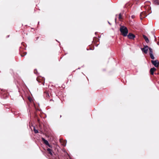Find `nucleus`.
Masks as SVG:
<instances>
[{
    "label": "nucleus",
    "mask_w": 159,
    "mask_h": 159,
    "mask_svg": "<svg viewBox=\"0 0 159 159\" xmlns=\"http://www.w3.org/2000/svg\"><path fill=\"white\" fill-rule=\"evenodd\" d=\"M143 37L144 39L146 42L147 43H148L149 42V40L148 38H147V37L146 36H145V35H143Z\"/></svg>",
    "instance_id": "9d476101"
},
{
    "label": "nucleus",
    "mask_w": 159,
    "mask_h": 159,
    "mask_svg": "<svg viewBox=\"0 0 159 159\" xmlns=\"http://www.w3.org/2000/svg\"><path fill=\"white\" fill-rule=\"evenodd\" d=\"M127 37L129 39H134L135 36L134 34L130 33L128 35Z\"/></svg>",
    "instance_id": "423d86ee"
},
{
    "label": "nucleus",
    "mask_w": 159,
    "mask_h": 159,
    "mask_svg": "<svg viewBox=\"0 0 159 159\" xmlns=\"http://www.w3.org/2000/svg\"><path fill=\"white\" fill-rule=\"evenodd\" d=\"M26 54H25V55H21V56H25Z\"/></svg>",
    "instance_id": "f3484780"
},
{
    "label": "nucleus",
    "mask_w": 159,
    "mask_h": 159,
    "mask_svg": "<svg viewBox=\"0 0 159 159\" xmlns=\"http://www.w3.org/2000/svg\"><path fill=\"white\" fill-rule=\"evenodd\" d=\"M151 62L155 67H157L158 66L159 62L157 60H152Z\"/></svg>",
    "instance_id": "f03ea898"
},
{
    "label": "nucleus",
    "mask_w": 159,
    "mask_h": 159,
    "mask_svg": "<svg viewBox=\"0 0 159 159\" xmlns=\"http://www.w3.org/2000/svg\"><path fill=\"white\" fill-rule=\"evenodd\" d=\"M149 51L150 53V55L151 58L153 60L155 58L153 54L152 49L151 48H149Z\"/></svg>",
    "instance_id": "20e7f679"
},
{
    "label": "nucleus",
    "mask_w": 159,
    "mask_h": 159,
    "mask_svg": "<svg viewBox=\"0 0 159 159\" xmlns=\"http://www.w3.org/2000/svg\"><path fill=\"white\" fill-rule=\"evenodd\" d=\"M42 140L44 142V143L46 145H48L49 147H51V146L49 144L48 142L43 138H42Z\"/></svg>",
    "instance_id": "39448f33"
},
{
    "label": "nucleus",
    "mask_w": 159,
    "mask_h": 159,
    "mask_svg": "<svg viewBox=\"0 0 159 159\" xmlns=\"http://www.w3.org/2000/svg\"><path fill=\"white\" fill-rule=\"evenodd\" d=\"M154 4L157 5H159V0H155L154 1Z\"/></svg>",
    "instance_id": "f8f14e48"
},
{
    "label": "nucleus",
    "mask_w": 159,
    "mask_h": 159,
    "mask_svg": "<svg viewBox=\"0 0 159 159\" xmlns=\"http://www.w3.org/2000/svg\"><path fill=\"white\" fill-rule=\"evenodd\" d=\"M47 150L51 155H52V150L51 149L48 148L47 149Z\"/></svg>",
    "instance_id": "9b49d317"
},
{
    "label": "nucleus",
    "mask_w": 159,
    "mask_h": 159,
    "mask_svg": "<svg viewBox=\"0 0 159 159\" xmlns=\"http://www.w3.org/2000/svg\"><path fill=\"white\" fill-rule=\"evenodd\" d=\"M120 31L121 32V34L124 36H126L128 33V30L127 28L123 26H121L120 28Z\"/></svg>",
    "instance_id": "f257e3e1"
},
{
    "label": "nucleus",
    "mask_w": 159,
    "mask_h": 159,
    "mask_svg": "<svg viewBox=\"0 0 159 159\" xmlns=\"http://www.w3.org/2000/svg\"><path fill=\"white\" fill-rule=\"evenodd\" d=\"M156 70V69L154 67H153L150 69V71L151 74L153 75L154 74V71Z\"/></svg>",
    "instance_id": "1a4fd4ad"
},
{
    "label": "nucleus",
    "mask_w": 159,
    "mask_h": 159,
    "mask_svg": "<svg viewBox=\"0 0 159 159\" xmlns=\"http://www.w3.org/2000/svg\"><path fill=\"white\" fill-rule=\"evenodd\" d=\"M60 141L61 143V144L64 146H65L66 145V140L63 141L62 140L60 139Z\"/></svg>",
    "instance_id": "0eeeda50"
},
{
    "label": "nucleus",
    "mask_w": 159,
    "mask_h": 159,
    "mask_svg": "<svg viewBox=\"0 0 159 159\" xmlns=\"http://www.w3.org/2000/svg\"><path fill=\"white\" fill-rule=\"evenodd\" d=\"M34 73H35V74H36V72H35V70L34 71Z\"/></svg>",
    "instance_id": "dca6fc26"
},
{
    "label": "nucleus",
    "mask_w": 159,
    "mask_h": 159,
    "mask_svg": "<svg viewBox=\"0 0 159 159\" xmlns=\"http://www.w3.org/2000/svg\"><path fill=\"white\" fill-rule=\"evenodd\" d=\"M116 18L115 19V21H116Z\"/></svg>",
    "instance_id": "6ab92c4d"
},
{
    "label": "nucleus",
    "mask_w": 159,
    "mask_h": 159,
    "mask_svg": "<svg viewBox=\"0 0 159 159\" xmlns=\"http://www.w3.org/2000/svg\"><path fill=\"white\" fill-rule=\"evenodd\" d=\"M108 23L110 25H111V23L109 22H108Z\"/></svg>",
    "instance_id": "a211bd4d"
},
{
    "label": "nucleus",
    "mask_w": 159,
    "mask_h": 159,
    "mask_svg": "<svg viewBox=\"0 0 159 159\" xmlns=\"http://www.w3.org/2000/svg\"><path fill=\"white\" fill-rule=\"evenodd\" d=\"M140 16L141 19H142V18H144L146 16L145 13L143 12H141L140 14Z\"/></svg>",
    "instance_id": "6e6552de"
},
{
    "label": "nucleus",
    "mask_w": 159,
    "mask_h": 159,
    "mask_svg": "<svg viewBox=\"0 0 159 159\" xmlns=\"http://www.w3.org/2000/svg\"><path fill=\"white\" fill-rule=\"evenodd\" d=\"M119 19H120L122 18V17H121V15L120 13V14L119 15Z\"/></svg>",
    "instance_id": "4468645a"
},
{
    "label": "nucleus",
    "mask_w": 159,
    "mask_h": 159,
    "mask_svg": "<svg viewBox=\"0 0 159 159\" xmlns=\"http://www.w3.org/2000/svg\"><path fill=\"white\" fill-rule=\"evenodd\" d=\"M47 96L48 97H49V94L48 93H47Z\"/></svg>",
    "instance_id": "2eb2a0df"
},
{
    "label": "nucleus",
    "mask_w": 159,
    "mask_h": 159,
    "mask_svg": "<svg viewBox=\"0 0 159 159\" xmlns=\"http://www.w3.org/2000/svg\"><path fill=\"white\" fill-rule=\"evenodd\" d=\"M148 47L147 46H145L143 48H141L142 51L145 53H147L148 49H149Z\"/></svg>",
    "instance_id": "7ed1b4c3"
},
{
    "label": "nucleus",
    "mask_w": 159,
    "mask_h": 159,
    "mask_svg": "<svg viewBox=\"0 0 159 159\" xmlns=\"http://www.w3.org/2000/svg\"><path fill=\"white\" fill-rule=\"evenodd\" d=\"M34 133H36V134H37V133H38V130L36 129H35V127H34Z\"/></svg>",
    "instance_id": "ddd939ff"
}]
</instances>
